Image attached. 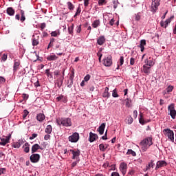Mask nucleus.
Masks as SVG:
<instances>
[{
    "label": "nucleus",
    "instance_id": "obj_27",
    "mask_svg": "<svg viewBox=\"0 0 176 176\" xmlns=\"http://www.w3.org/2000/svg\"><path fill=\"white\" fill-rule=\"evenodd\" d=\"M21 144H23V142L21 140H19V142H15L12 144V146L13 148H16V149H19L20 146H21Z\"/></svg>",
    "mask_w": 176,
    "mask_h": 176
},
{
    "label": "nucleus",
    "instance_id": "obj_3",
    "mask_svg": "<svg viewBox=\"0 0 176 176\" xmlns=\"http://www.w3.org/2000/svg\"><path fill=\"white\" fill-rule=\"evenodd\" d=\"M168 115L172 118V119H175L176 118V110H175V104L174 103H171L168 106Z\"/></svg>",
    "mask_w": 176,
    "mask_h": 176
},
{
    "label": "nucleus",
    "instance_id": "obj_41",
    "mask_svg": "<svg viewBox=\"0 0 176 176\" xmlns=\"http://www.w3.org/2000/svg\"><path fill=\"white\" fill-rule=\"evenodd\" d=\"M58 36H60V30H55L51 32V36L56 37Z\"/></svg>",
    "mask_w": 176,
    "mask_h": 176
},
{
    "label": "nucleus",
    "instance_id": "obj_20",
    "mask_svg": "<svg viewBox=\"0 0 176 176\" xmlns=\"http://www.w3.org/2000/svg\"><path fill=\"white\" fill-rule=\"evenodd\" d=\"M145 46H146V41L145 39L141 40L138 47L140 48V52L145 50Z\"/></svg>",
    "mask_w": 176,
    "mask_h": 176
},
{
    "label": "nucleus",
    "instance_id": "obj_9",
    "mask_svg": "<svg viewBox=\"0 0 176 176\" xmlns=\"http://www.w3.org/2000/svg\"><path fill=\"white\" fill-rule=\"evenodd\" d=\"M103 65L104 67H111L112 65V56L109 55L103 58Z\"/></svg>",
    "mask_w": 176,
    "mask_h": 176
},
{
    "label": "nucleus",
    "instance_id": "obj_24",
    "mask_svg": "<svg viewBox=\"0 0 176 176\" xmlns=\"http://www.w3.org/2000/svg\"><path fill=\"white\" fill-rule=\"evenodd\" d=\"M45 118L46 117L45 116V114L41 113L37 114L36 116V120H38V122H40V123H42V122L45 120Z\"/></svg>",
    "mask_w": 176,
    "mask_h": 176
},
{
    "label": "nucleus",
    "instance_id": "obj_26",
    "mask_svg": "<svg viewBox=\"0 0 176 176\" xmlns=\"http://www.w3.org/2000/svg\"><path fill=\"white\" fill-rule=\"evenodd\" d=\"M15 10L14 9H13V8L12 7H9L7 8V14H8V16H14V13H15Z\"/></svg>",
    "mask_w": 176,
    "mask_h": 176
},
{
    "label": "nucleus",
    "instance_id": "obj_31",
    "mask_svg": "<svg viewBox=\"0 0 176 176\" xmlns=\"http://www.w3.org/2000/svg\"><path fill=\"white\" fill-rule=\"evenodd\" d=\"M142 16V12H138L134 14V19L135 21H140L141 20V17Z\"/></svg>",
    "mask_w": 176,
    "mask_h": 176
},
{
    "label": "nucleus",
    "instance_id": "obj_18",
    "mask_svg": "<svg viewBox=\"0 0 176 176\" xmlns=\"http://www.w3.org/2000/svg\"><path fill=\"white\" fill-rule=\"evenodd\" d=\"M41 149V151L43 150V148H42L39 144H35L32 146V153H35L38 152Z\"/></svg>",
    "mask_w": 176,
    "mask_h": 176
},
{
    "label": "nucleus",
    "instance_id": "obj_38",
    "mask_svg": "<svg viewBox=\"0 0 176 176\" xmlns=\"http://www.w3.org/2000/svg\"><path fill=\"white\" fill-rule=\"evenodd\" d=\"M173 90H174V86L173 85H168V87L166 89V91L168 94H170V93H171Z\"/></svg>",
    "mask_w": 176,
    "mask_h": 176
},
{
    "label": "nucleus",
    "instance_id": "obj_6",
    "mask_svg": "<svg viewBox=\"0 0 176 176\" xmlns=\"http://www.w3.org/2000/svg\"><path fill=\"white\" fill-rule=\"evenodd\" d=\"M72 157V159L73 160H80V159L79 158V156H80V150L78 149V148H74V149H69Z\"/></svg>",
    "mask_w": 176,
    "mask_h": 176
},
{
    "label": "nucleus",
    "instance_id": "obj_46",
    "mask_svg": "<svg viewBox=\"0 0 176 176\" xmlns=\"http://www.w3.org/2000/svg\"><path fill=\"white\" fill-rule=\"evenodd\" d=\"M8 60V54H3L1 56V63H5Z\"/></svg>",
    "mask_w": 176,
    "mask_h": 176
},
{
    "label": "nucleus",
    "instance_id": "obj_22",
    "mask_svg": "<svg viewBox=\"0 0 176 176\" xmlns=\"http://www.w3.org/2000/svg\"><path fill=\"white\" fill-rule=\"evenodd\" d=\"M105 126H106L105 123H102L100 126L98 127V129H97V131H98L100 135H102V134H104V131L105 130Z\"/></svg>",
    "mask_w": 176,
    "mask_h": 176
},
{
    "label": "nucleus",
    "instance_id": "obj_57",
    "mask_svg": "<svg viewBox=\"0 0 176 176\" xmlns=\"http://www.w3.org/2000/svg\"><path fill=\"white\" fill-rule=\"evenodd\" d=\"M50 133H47L45 136H44V140L45 141H48V140L50 139Z\"/></svg>",
    "mask_w": 176,
    "mask_h": 176
},
{
    "label": "nucleus",
    "instance_id": "obj_25",
    "mask_svg": "<svg viewBox=\"0 0 176 176\" xmlns=\"http://www.w3.org/2000/svg\"><path fill=\"white\" fill-rule=\"evenodd\" d=\"M58 58V56H56L54 54L48 55L47 57V61H56V60H57Z\"/></svg>",
    "mask_w": 176,
    "mask_h": 176
},
{
    "label": "nucleus",
    "instance_id": "obj_14",
    "mask_svg": "<svg viewBox=\"0 0 176 176\" xmlns=\"http://www.w3.org/2000/svg\"><path fill=\"white\" fill-rule=\"evenodd\" d=\"M174 16H170V18L166 19L165 21H161V22H160L161 27H162L163 28H167V27H168V24H170V23H171V19Z\"/></svg>",
    "mask_w": 176,
    "mask_h": 176
},
{
    "label": "nucleus",
    "instance_id": "obj_39",
    "mask_svg": "<svg viewBox=\"0 0 176 176\" xmlns=\"http://www.w3.org/2000/svg\"><path fill=\"white\" fill-rule=\"evenodd\" d=\"M67 5L69 10H74V9H75V6H74V4H72L70 1L67 2Z\"/></svg>",
    "mask_w": 176,
    "mask_h": 176
},
{
    "label": "nucleus",
    "instance_id": "obj_40",
    "mask_svg": "<svg viewBox=\"0 0 176 176\" xmlns=\"http://www.w3.org/2000/svg\"><path fill=\"white\" fill-rule=\"evenodd\" d=\"M112 97H113V98H118V97H119V94H118V89H116V88L112 91Z\"/></svg>",
    "mask_w": 176,
    "mask_h": 176
},
{
    "label": "nucleus",
    "instance_id": "obj_33",
    "mask_svg": "<svg viewBox=\"0 0 176 176\" xmlns=\"http://www.w3.org/2000/svg\"><path fill=\"white\" fill-rule=\"evenodd\" d=\"M107 148H108V144H100L99 145V149L100 151H101V152H105V151L107 150Z\"/></svg>",
    "mask_w": 176,
    "mask_h": 176
},
{
    "label": "nucleus",
    "instance_id": "obj_29",
    "mask_svg": "<svg viewBox=\"0 0 176 176\" xmlns=\"http://www.w3.org/2000/svg\"><path fill=\"white\" fill-rule=\"evenodd\" d=\"M74 72L73 74H71V76H69V80L70 82H69L68 85H67V87H69V89H71V87H72V85H74Z\"/></svg>",
    "mask_w": 176,
    "mask_h": 176
},
{
    "label": "nucleus",
    "instance_id": "obj_51",
    "mask_svg": "<svg viewBox=\"0 0 176 176\" xmlns=\"http://www.w3.org/2000/svg\"><path fill=\"white\" fill-rule=\"evenodd\" d=\"M77 34H80V32L82 31V25H80L76 28Z\"/></svg>",
    "mask_w": 176,
    "mask_h": 176
},
{
    "label": "nucleus",
    "instance_id": "obj_21",
    "mask_svg": "<svg viewBox=\"0 0 176 176\" xmlns=\"http://www.w3.org/2000/svg\"><path fill=\"white\" fill-rule=\"evenodd\" d=\"M97 43L100 46H102L105 43V36H100L99 38L97 39Z\"/></svg>",
    "mask_w": 176,
    "mask_h": 176
},
{
    "label": "nucleus",
    "instance_id": "obj_37",
    "mask_svg": "<svg viewBox=\"0 0 176 176\" xmlns=\"http://www.w3.org/2000/svg\"><path fill=\"white\" fill-rule=\"evenodd\" d=\"M56 85L58 86V87H61V86H63V78H58L56 80Z\"/></svg>",
    "mask_w": 176,
    "mask_h": 176
},
{
    "label": "nucleus",
    "instance_id": "obj_35",
    "mask_svg": "<svg viewBox=\"0 0 176 176\" xmlns=\"http://www.w3.org/2000/svg\"><path fill=\"white\" fill-rule=\"evenodd\" d=\"M74 23H72L71 26L68 27L67 31L69 35H74Z\"/></svg>",
    "mask_w": 176,
    "mask_h": 176
},
{
    "label": "nucleus",
    "instance_id": "obj_34",
    "mask_svg": "<svg viewBox=\"0 0 176 176\" xmlns=\"http://www.w3.org/2000/svg\"><path fill=\"white\" fill-rule=\"evenodd\" d=\"M146 65H148L149 67H153V65H155V62L153 61V58H149L148 59H147Z\"/></svg>",
    "mask_w": 176,
    "mask_h": 176
},
{
    "label": "nucleus",
    "instance_id": "obj_10",
    "mask_svg": "<svg viewBox=\"0 0 176 176\" xmlns=\"http://www.w3.org/2000/svg\"><path fill=\"white\" fill-rule=\"evenodd\" d=\"M68 140L70 142H78L79 141V133L77 132L74 133L72 135L69 136Z\"/></svg>",
    "mask_w": 176,
    "mask_h": 176
},
{
    "label": "nucleus",
    "instance_id": "obj_36",
    "mask_svg": "<svg viewBox=\"0 0 176 176\" xmlns=\"http://www.w3.org/2000/svg\"><path fill=\"white\" fill-rule=\"evenodd\" d=\"M125 105L126 108H130L131 107V99L127 98L125 99Z\"/></svg>",
    "mask_w": 176,
    "mask_h": 176
},
{
    "label": "nucleus",
    "instance_id": "obj_1",
    "mask_svg": "<svg viewBox=\"0 0 176 176\" xmlns=\"http://www.w3.org/2000/svg\"><path fill=\"white\" fill-rule=\"evenodd\" d=\"M152 140V137L149 136L145 138L140 142V146L142 152H146L148 148H151V145H153V142Z\"/></svg>",
    "mask_w": 176,
    "mask_h": 176
},
{
    "label": "nucleus",
    "instance_id": "obj_45",
    "mask_svg": "<svg viewBox=\"0 0 176 176\" xmlns=\"http://www.w3.org/2000/svg\"><path fill=\"white\" fill-rule=\"evenodd\" d=\"M82 12V8H80V6H78L76 10V12L74 14V17H76V16H79L80 14V12Z\"/></svg>",
    "mask_w": 176,
    "mask_h": 176
},
{
    "label": "nucleus",
    "instance_id": "obj_13",
    "mask_svg": "<svg viewBox=\"0 0 176 176\" xmlns=\"http://www.w3.org/2000/svg\"><path fill=\"white\" fill-rule=\"evenodd\" d=\"M32 46H38L39 45V35L38 34L36 33L32 36Z\"/></svg>",
    "mask_w": 176,
    "mask_h": 176
},
{
    "label": "nucleus",
    "instance_id": "obj_60",
    "mask_svg": "<svg viewBox=\"0 0 176 176\" xmlns=\"http://www.w3.org/2000/svg\"><path fill=\"white\" fill-rule=\"evenodd\" d=\"M25 69H23L19 72V76H23V75H25Z\"/></svg>",
    "mask_w": 176,
    "mask_h": 176
},
{
    "label": "nucleus",
    "instance_id": "obj_17",
    "mask_svg": "<svg viewBox=\"0 0 176 176\" xmlns=\"http://www.w3.org/2000/svg\"><path fill=\"white\" fill-rule=\"evenodd\" d=\"M102 97L104 98H109L111 97V94H109V88L108 87H106L104 88V92L102 94Z\"/></svg>",
    "mask_w": 176,
    "mask_h": 176
},
{
    "label": "nucleus",
    "instance_id": "obj_16",
    "mask_svg": "<svg viewBox=\"0 0 176 176\" xmlns=\"http://www.w3.org/2000/svg\"><path fill=\"white\" fill-rule=\"evenodd\" d=\"M19 67H20V60H14V65H13V72H14V74H16V72H17V71L19 70Z\"/></svg>",
    "mask_w": 176,
    "mask_h": 176
},
{
    "label": "nucleus",
    "instance_id": "obj_58",
    "mask_svg": "<svg viewBox=\"0 0 176 176\" xmlns=\"http://www.w3.org/2000/svg\"><path fill=\"white\" fill-rule=\"evenodd\" d=\"M5 173H6V168H0V175H2V174H5Z\"/></svg>",
    "mask_w": 176,
    "mask_h": 176
},
{
    "label": "nucleus",
    "instance_id": "obj_28",
    "mask_svg": "<svg viewBox=\"0 0 176 176\" xmlns=\"http://www.w3.org/2000/svg\"><path fill=\"white\" fill-rule=\"evenodd\" d=\"M143 72L144 74H149L151 72V66L148 65H143Z\"/></svg>",
    "mask_w": 176,
    "mask_h": 176
},
{
    "label": "nucleus",
    "instance_id": "obj_56",
    "mask_svg": "<svg viewBox=\"0 0 176 176\" xmlns=\"http://www.w3.org/2000/svg\"><path fill=\"white\" fill-rule=\"evenodd\" d=\"M37 137H38L37 133H33L29 138L30 140H34V138H36Z\"/></svg>",
    "mask_w": 176,
    "mask_h": 176
},
{
    "label": "nucleus",
    "instance_id": "obj_55",
    "mask_svg": "<svg viewBox=\"0 0 176 176\" xmlns=\"http://www.w3.org/2000/svg\"><path fill=\"white\" fill-rule=\"evenodd\" d=\"M135 64V58L133 57L130 58V65H134Z\"/></svg>",
    "mask_w": 176,
    "mask_h": 176
},
{
    "label": "nucleus",
    "instance_id": "obj_47",
    "mask_svg": "<svg viewBox=\"0 0 176 176\" xmlns=\"http://www.w3.org/2000/svg\"><path fill=\"white\" fill-rule=\"evenodd\" d=\"M147 164L150 166L151 168H153L155 167V161L151 160Z\"/></svg>",
    "mask_w": 176,
    "mask_h": 176
},
{
    "label": "nucleus",
    "instance_id": "obj_44",
    "mask_svg": "<svg viewBox=\"0 0 176 176\" xmlns=\"http://www.w3.org/2000/svg\"><path fill=\"white\" fill-rule=\"evenodd\" d=\"M140 118H139V123H140V124H145V120H144V118H142V113L140 114Z\"/></svg>",
    "mask_w": 176,
    "mask_h": 176
},
{
    "label": "nucleus",
    "instance_id": "obj_64",
    "mask_svg": "<svg viewBox=\"0 0 176 176\" xmlns=\"http://www.w3.org/2000/svg\"><path fill=\"white\" fill-rule=\"evenodd\" d=\"M111 176H120V175L118 172H113Z\"/></svg>",
    "mask_w": 176,
    "mask_h": 176
},
{
    "label": "nucleus",
    "instance_id": "obj_54",
    "mask_svg": "<svg viewBox=\"0 0 176 176\" xmlns=\"http://www.w3.org/2000/svg\"><path fill=\"white\" fill-rule=\"evenodd\" d=\"M90 75L89 74H87L85 77H84V81L85 82H89V80H90Z\"/></svg>",
    "mask_w": 176,
    "mask_h": 176
},
{
    "label": "nucleus",
    "instance_id": "obj_15",
    "mask_svg": "<svg viewBox=\"0 0 176 176\" xmlns=\"http://www.w3.org/2000/svg\"><path fill=\"white\" fill-rule=\"evenodd\" d=\"M166 166H167V162H166V161L164 160L157 161L155 166V170H159V168L162 167H166Z\"/></svg>",
    "mask_w": 176,
    "mask_h": 176
},
{
    "label": "nucleus",
    "instance_id": "obj_30",
    "mask_svg": "<svg viewBox=\"0 0 176 176\" xmlns=\"http://www.w3.org/2000/svg\"><path fill=\"white\" fill-rule=\"evenodd\" d=\"M23 148L25 153H28L30 152V144L28 142L25 143Z\"/></svg>",
    "mask_w": 176,
    "mask_h": 176
},
{
    "label": "nucleus",
    "instance_id": "obj_23",
    "mask_svg": "<svg viewBox=\"0 0 176 176\" xmlns=\"http://www.w3.org/2000/svg\"><path fill=\"white\" fill-rule=\"evenodd\" d=\"M100 25H101V21L100 19L94 20L91 24L92 28H98Z\"/></svg>",
    "mask_w": 176,
    "mask_h": 176
},
{
    "label": "nucleus",
    "instance_id": "obj_32",
    "mask_svg": "<svg viewBox=\"0 0 176 176\" xmlns=\"http://www.w3.org/2000/svg\"><path fill=\"white\" fill-rule=\"evenodd\" d=\"M52 131H53V127H52V125H47L45 129V133L52 134Z\"/></svg>",
    "mask_w": 176,
    "mask_h": 176
},
{
    "label": "nucleus",
    "instance_id": "obj_52",
    "mask_svg": "<svg viewBox=\"0 0 176 176\" xmlns=\"http://www.w3.org/2000/svg\"><path fill=\"white\" fill-rule=\"evenodd\" d=\"M124 64V57L120 56V65L122 66Z\"/></svg>",
    "mask_w": 176,
    "mask_h": 176
},
{
    "label": "nucleus",
    "instance_id": "obj_61",
    "mask_svg": "<svg viewBox=\"0 0 176 176\" xmlns=\"http://www.w3.org/2000/svg\"><path fill=\"white\" fill-rule=\"evenodd\" d=\"M63 96H64V95H60L59 96H58L56 98V101H62Z\"/></svg>",
    "mask_w": 176,
    "mask_h": 176
},
{
    "label": "nucleus",
    "instance_id": "obj_63",
    "mask_svg": "<svg viewBox=\"0 0 176 176\" xmlns=\"http://www.w3.org/2000/svg\"><path fill=\"white\" fill-rule=\"evenodd\" d=\"M131 123H133V118L129 117L128 118V124H131Z\"/></svg>",
    "mask_w": 176,
    "mask_h": 176
},
{
    "label": "nucleus",
    "instance_id": "obj_53",
    "mask_svg": "<svg viewBox=\"0 0 176 176\" xmlns=\"http://www.w3.org/2000/svg\"><path fill=\"white\" fill-rule=\"evenodd\" d=\"M113 5L114 9H116V8H118V5H119V1H118V0L113 1Z\"/></svg>",
    "mask_w": 176,
    "mask_h": 176
},
{
    "label": "nucleus",
    "instance_id": "obj_19",
    "mask_svg": "<svg viewBox=\"0 0 176 176\" xmlns=\"http://www.w3.org/2000/svg\"><path fill=\"white\" fill-rule=\"evenodd\" d=\"M97 138H98V135L97 134L93 133V132L89 133V142H94Z\"/></svg>",
    "mask_w": 176,
    "mask_h": 176
},
{
    "label": "nucleus",
    "instance_id": "obj_7",
    "mask_svg": "<svg viewBox=\"0 0 176 176\" xmlns=\"http://www.w3.org/2000/svg\"><path fill=\"white\" fill-rule=\"evenodd\" d=\"M15 19L19 21L21 23H24L25 21V12H24V10H21L20 14H16L15 15Z\"/></svg>",
    "mask_w": 176,
    "mask_h": 176
},
{
    "label": "nucleus",
    "instance_id": "obj_11",
    "mask_svg": "<svg viewBox=\"0 0 176 176\" xmlns=\"http://www.w3.org/2000/svg\"><path fill=\"white\" fill-rule=\"evenodd\" d=\"M30 162L32 163H38L41 160V155L36 153H32L30 157Z\"/></svg>",
    "mask_w": 176,
    "mask_h": 176
},
{
    "label": "nucleus",
    "instance_id": "obj_5",
    "mask_svg": "<svg viewBox=\"0 0 176 176\" xmlns=\"http://www.w3.org/2000/svg\"><path fill=\"white\" fill-rule=\"evenodd\" d=\"M159 6H160V0H152L151 12L155 14L156 12H157Z\"/></svg>",
    "mask_w": 176,
    "mask_h": 176
},
{
    "label": "nucleus",
    "instance_id": "obj_62",
    "mask_svg": "<svg viewBox=\"0 0 176 176\" xmlns=\"http://www.w3.org/2000/svg\"><path fill=\"white\" fill-rule=\"evenodd\" d=\"M137 116H138V111L137 110L133 111V118L137 119Z\"/></svg>",
    "mask_w": 176,
    "mask_h": 176
},
{
    "label": "nucleus",
    "instance_id": "obj_59",
    "mask_svg": "<svg viewBox=\"0 0 176 176\" xmlns=\"http://www.w3.org/2000/svg\"><path fill=\"white\" fill-rule=\"evenodd\" d=\"M40 28L41 31H43L44 28H46V23H41L40 25Z\"/></svg>",
    "mask_w": 176,
    "mask_h": 176
},
{
    "label": "nucleus",
    "instance_id": "obj_12",
    "mask_svg": "<svg viewBox=\"0 0 176 176\" xmlns=\"http://www.w3.org/2000/svg\"><path fill=\"white\" fill-rule=\"evenodd\" d=\"M120 171L122 175H126V173H127V163L121 162L120 164Z\"/></svg>",
    "mask_w": 176,
    "mask_h": 176
},
{
    "label": "nucleus",
    "instance_id": "obj_42",
    "mask_svg": "<svg viewBox=\"0 0 176 176\" xmlns=\"http://www.w3.org/2000/svg\"><path fill=\"white\" fill-rule=\"evenodd\" d=\"M45 74L47 78H50L51 79L53 78V74H52V72H50V69H47L45 70Z\"/></svg>",
    "mask_w": 176,
    "mask_h": 176
},
{
    "label": "nucleus",
    "instance_id": "obj_50",
    "mask_svg": "<svg viewBox=\"0 0 176 176\" xmlns=\"http://www.w3.org/2000/svg\"><path fill=\"white\" fill-rule=\"evenodd\" d=\"M107 3V0H98L99 6H102Z\"/></svg>",
    "mask_w": 176,
    "mask_h": 176
},
{
    "label": "nucleus",
    "instance_id": "obj_8",
    "mask_svg": "<svg viewBox=\"0 0 176 176\" xmlns=\"http://www.w3.org/2000/svg\"><path fill=\"white\" fill-rule=\"evenodd\" d=\"M10 138H12V135L9 134L8 136H3L0 138L1 142H0V145L1 146H5L6 144H9V141H10Z\"/></svg>",
    "mask_w": 176,
    "mask_h": 176
},
{
    "label": "nucleus",
    "instance_id": "obj_48",
    "mask_svg": "<svg viewBox=\"0 0 176 176\" xmlns=\"http://www.w3.org/2000/svg\"><path fill=\"white\" fill-rule=\"evenodd\" d=\"M79 162H80V160H76L75 162H72L71 164L72 168H74V167H76V166L78 164V163H79Z\"/></svg>",
    "mask_w": 176,
    "mask_h": 176
},
{
    "label": "nucleus",
    "instance_id": "obj_43",
    "mask_svg": "<svg viewBox=\"0 0 176 176\" xmlns=\"http://www.w3.org/2000/svg\"><path fill=\"white\" fill-rule=\"evenodd\" d=\"M126 155H131L133 157L137 156V153H135V151L131 149L128 150V151L126 152Z\"/></svg>",
    "mask_w": 176,
    "mask_h": 176
},
{
    "label": "nucleus",
    "instance_id": "obj_49",
    "mask_svg": "<svg viewBox=\"0 0 176 176\" xmlns=\"http://www.w3.org/2000/svg\"><path fill=\"white\" fill-rule=\"evenodd\" d=\"M29 113H30V112L28 111L27 109L23 110V119H25V118H27V116H28Z\"/></svg>",
    "mask_w": 176,
    "mask_h": 176
},
{
    "label": "nucleus",
    "instance_id": "obj_4",
    "mask_svg": "<svg viewBox=\"0 0 176 176\" xmlns=\"http://www.w3.org/2000/svg\"><path fill=\"white\" fill-rule=\"evenodd\" d=\"M163 133L166 137H168V140L171 141V142H174V131L170 129H165L163 130Z\"/></svg>",
    "mask_w": 176,
    "mask_h": 176
},
{
    "label": "nucleus",
    "instance_id": "obj_2",
    "mask_svg": "<svg viewBox=\"0 0 176 176\" xmlns=\"http://www.w3.org/2000/svg\"><path fill=\"white\" fill-rule=\"evenodd\" d=\"M58 126H63V127H71L72 122L69 118H61L59 120H57Z\"/></svg>",
    "mask_w": 176,
    "mask_h": 176
}]
</instances>
